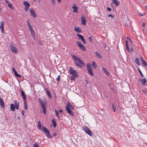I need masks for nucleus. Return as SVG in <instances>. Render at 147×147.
<instances>
[{"label": "nucleus", "mask_w": 147, "mask_h": 147, "mask_svg": "<svg viewBox=\"0 0 147 147\" xmlns=\"http://www.w3.org/2000/svg\"><path fill=\"white\" fill-rule=\"evenodd\" d=\"M77 35L79 37V38L81 39V40H82L84 38L83 36L79 34H77Z\"/></svg>", "instance_id": "29"}, {"label": "nucleus", "mask_w": 147, "mask_h": 147, "mask_svg": "<svg viewBox=\"0 0 147 147\" xmlns=\"http://www.w3.org/2000/svg\"><path fill=\"white\" fill-rule=\"evenodd\" d=\"M14 104H15V108L18 110L19 109V102L17 101V100H15L14 101Z\"/></svg>", "instance_id": "17"}, {"label": "nucleus", "mask_w": 147, "mask_h": 147, "mask_svg": "<svg viewBox=\"0 0 147 147\" xmlns=\"http://www.w3.org/2000/svg\"><path fill=\"white\" fill-rule=\"evenodd\" d=\"M15 76L19 77H21V76L18 74L16 75Z\"/></svg>", "instance_id": "54"}, {"label": "nucleus", "mask_w": 147, "mask_h": 147, "mask_svg": "<svg viewBox=\"0 0 147 147\" xmlns=\"http://www.w3.org/2000/svg\"><path fill=\"white\" fill-rule=\"evenodd\" d=\"M107 10H108V11H110V8L109 7H107Z\"/></svg>", "instance_id": "59"}, {"label": "nucleus", "mask_w": 147, "mask_h": 147, "mask_svg": "<svg viewBox=\"0 0 147 147\" xmlns=\"http://www.w3.org/2000/svg\"><path fill=\"white\" fill-rule=\"evenodd\" d=\"M30 11L31 16L34 18H35L36 15L35 13V11L33 9L31 8L30 9Z\"/></svg>", "instance_id": "11"}, {"label": "nucleus", "mask_w": 147, "mask_h": 147, "mask_svg": "<svg viewBox=\"0 0 147 147\" xmlns=\"http://www.w3.org/2000/svg\"><path fill=\"white\" fill-rule=\"evenodd\" d=\"M114 18V16L112 14H111V18Z\"/></svg>", "instance_id": "61"}, {"label": "nucleus", "mask_w": 147, "mask_h": 147, "mask_svg": "<svg viewBox=\"0 0 147 147\" xmlns=\"http://www.w3.org/2000/svg\"><path fill=\"white\" fill-rule=\"evenodd\" d=\"M138 71H139V72L140 73V74L141 75V77L142 78H143L144 77V75H143V74L142 72H141V70H140V69L139 68H138Z\"/></svg>", "instance_id": "36"}, {"label": "nucleus", "mask_w": 147, "mask_h": 147, "mask_svg": "<svg viewBox=\"0 0 147 147\" xmlns=\"http://www.w3.org/2000/svg\"><path fill=\"white\" fill-rule=\"evenodd\" d=\"M46 92L47 94L48 97L49 98H52V96L51 94L50 91L49 90L47 89L46 90Z\"/></svg>", "instance_id": "24"}, {"label": "nucleus", "mask_w": 147, "mask_h": 147, "mask_svg": "<svg viewBox=\"0 0 147 147\" xmlns=\"http://www.w3.org/2000/svg\"><path fill=\"white\" fill-rule=\"evenodd\" d=\"M60 75L58 76L57 78L56 79V80L58 82H59L60 81Z\"/></svg>", "instance_id": "45"}, {"label": "nucleus", "mask_w": 147, "mask_h": 147, "mask_svg": "<svg viewBox=\"0 0 147 147\" xmlns=\"http://www.w3.org/2000/svg\"><path fill=\"white\" fill-rule=\"evenodd\" d=\"M126 49H127V51H128V52H130V49H129V45H127L126 46Z\"/></svg>", "instance_id": "43"}, {"label": "nucleus", "mask_w": 147, "mask_h": 147, "mask_svg": "<svg viewBox=\"0 0 147 147\" xmlns=\"http://www.w3.org/2000/svg\"><path fill=\"white\" fill-rule=\"evenodd\" d=\"M24 107L25 110H27V106L26 103V101L24 100Z\"/></svg>", "instance_id": "33"}, {"label": "nucleus", "mask_w": 147, "mask_h": 147, "mask_svg": "<svg viewBox=\"0 0 147 147\" xmlns=\"http://www.w3.org/2000/svg\"><path fill=\"white\" fill-rule=\"evenodd\" d=\"M140 58L141 61L143 65L145 66H147V63L141 57Z\"/></svg>", "instance_id": "26"}, {"label": "nucleus", "mask_w": 147, "mask_h": 147, "mask_svg": "<svg viewBox=\"0 0 147 147\" xmlns=\"http://www.w3.org/2000/svg\"><path fill=\"white\" fill-rule=\"evenodd\" d=\"M129 43H130L131 44H132V41L131 40H129Z\"/></svg>", "instance_id": "63"}, {"label": "nucleus", "mask_w": 147, "mask_h": 147, "mask_svg": "<svg viewBox=\"0 0 147 147\" xmlns=\"http://www.w3.org/2000/svg\"><path fill=\"white\" fill-rule=\"evenodd\" d=\"M1 24L0 25V28L1 29L2 32V33H3L4 28V22L3 21H1Z\"/></svg>", "instance_id": "15"}, {"label": "nucleus", "mask_w": 147, "mask_h": 147, "mask_svg": "<svg viewBox=\"0 0 147 147\" xmlns=\"http://www.w3.org/2000/svg\"><path fill=\"white\" fill-rule=\"evenodd\" d=\"M105 74L107 76H109V72L107 71L105 73Z\"/></svg>", "instance_id": "48"}, {"label": "nucleus", "mask_w": 147, "mask_h": 147, "mask_svg": "<svg viewBox=\"0 0 147 147\" xmlns=\"http://www.w3.org/2000/svg\"><path fill=\"white\" fill-rule=\"evenodd\" d=\"M75 78H76L75 77H74L73 76H71L70 77V78L71 80L73 81H75L76 80V79Z\"/></svg>", "instance_id": "42"}, {"label": "nucleus", "mask_w": 147, "mask_h": 147, "mask_svg": "<svg viewBox=\"0 0 147 147\" xmlns=\"http://www.w3.org/2000/svg\"><path fill=\"white\" fill-rule=\"evenodd\" d=\"M71 106V105L70 103H67V105L66 106V108H69Z\"/></svg>", "instance_id": "41"}, {"label": "nucleus", "mask_w": 147, "mask_h": 147, "mask_svg": "<svg viewBox=\"0 0 147 147\" xmlns=\"http://www.w3.org/2000/svg\"><path fill=\"white\" fill-rule=\"evenodd\" d=\"M112 3L113 4H115L116 6H118L119 3L117 0H112Z\"/></svg>", "instance_id": "18"}, {"label": "nucleus", "mask_w": 147, "mask_h": 147, "mask_svg": "<svg viewBox=\"0 0 147 147\" xmlns=\"http://www.w3.org/2000/svg\"><path fill=\"white\" fill-rule=\"evenodd\" d=\"M51 2L53 5H54L55 4V0H52Z\"/></svg>", "instance_id": "50"}, {"label": "nucleus", "mask_w": 147, "mask_h": 147, "mask_svg": "<svg viewBox=\"0 0 147 147\" xmlns=\"http://www.w3.org/2000/svg\"><path fill=\"white\" fill-rule=\"evenodd\" d=\"M145 25V23H143V24H142V26L143 27H144Z\"/></svg>", "instance_id": "60"}, {"label": "nucleus", "mask_w": 147, "mask_h": 147, "mask_svg": "<svg viewBox=\"0 0 147 147\" xmlns=\"http://www.w3.org/2000/svg\"><path fill=\"white\" fill-rule=\"evenodd\" d=\"M142 91L144 93L146 94H147V91L146 90H142Z\"/></svg>", "instance_id": "46"}, {"label": "nucleus", "mask_w": 147, "mask_h": 147, "mask_svg": "<svg viewBox=\"0 0 147 147\" xmlns=\"http://www.w3.org/2000/svg\"><path fill=\"white\" fill-rule=\"evenodd\" d=\"M87 68L88 70V73L91 76H93L94 74L92 72V69L91 65L90 63H88L87 64Z\"/></svg>", "instance_id": "3"}, {"label": "nucleus", "mask_w": 147, "mask_h": 147, "mask_svg": "<svg viewBox=\"0 0 147 147\" xmlns=\"http://www.w3.org/2000/svg\"><path fill=\"white\" fill-rule=\"evenodd\" d=\"M14 74L15 75V76L18 73H17V71H16V72H15L14 73Z\"/></svg>", "instance_id": "62"}, {"label": "nucleus", "mask_w": 147, "mask_h": 147, "mask_svg": "<svg viewBox=\"0 0 147 147\" xmlns=\"http://www.w3.org/2000/svg\"><path fill=\"white\" fill-rule=\"evenodd\" d=\"M102 69L105 73L107 71V69L103 67L102 68Z\"/></svg>", "instance_id": "44"}, {"label": "nucleus", "mask_w": 147, "mask_h": 147, "mask_svg": "<svg viewBox=\"0 0 147 147\" xmlns=\"http://www.w3.org/2000/svg\"><path fill=\"white\" fill-rule=\"evenodd\" d=\"M82 41L84 44H86V43L84 38L82 40Z\"/></svg>", "instance_id": "49"}, {"label": "nucleus", "mask_w": 147, "mask_h": 147, "mask_svg": "<svg viewBox=\"0 0 147 147\" xmlns=\"http://www.w3.org/2000/svg\"><path fill=\"white\" fill-rule=\"evenodd\" d=\"M52 123H53V126L54 127H55L56 126V123L55 121V120L54 119H53L52 120Z\"/></svg>", "instance_id": "30"}, {"label": "nucleus", "mask_w": 147, "mask_h": 147, "mask_svg": "<svg viewBox=\"0 0 147 147\" xmlns=\"http://www.w3.org/2000/svg\"><path fill=\"white\" fill-rule=\"evenodd\" d=\"M69 108L70 109H71V110H73L74 109L73 107L72 106H71Z\"/></svg>", "instance_id": "55"}, {"label": "nucleus", "mask_w": 147, "mask_h": 147, "mask_svg": "<svg viewBox=\"0 0 147 147\" xmlns=\"http://www.w3.org/2000/svg\"><path fill=\"white\" fill-rule=\"evenodd\" d=\"M10 109L11 111H15V106L13 104H11L10 105Z\"/></svg>", "instance_id": "22"}, {"label": "nucleus", "mask_w": 147, "mask_h": 147, "mask_svg": "<svg viewBox=\"0 0 147 147\" xmlns=\"http://www.w3.org/2000/svg\"><path fill=\"white\" fill-rule=\"evenodd\" d=\"M72 8L73 9V11L74 12L76 13H78V7L76 6V4H74Z\"/></svg>", "instance_id": "10"}, {"label": "nucleus", "mask_w": 147, "mask_h": 147, "mask_svg": "<svg viewBox=\"0 0 147 147\" xmlns=\"http://www.w3.org/2000/svg\"><path fill=\"white\" fill-rule=\"evenodd\" d=\"M56 135H57L56 133H54L53 134V136H55Z\"/></svg>", "instance_id": "64"}, {"label": "nucleus", "mask_w": 147, "mask_h": 147, "mask_svg": "<svg viewBox=\"0 0 147 147\" xmlns=\"http://www.w3.org/2000/svg\"><path fill=\"white\" fill-rule=\"evenodd\" d=\"M74 30L76 31L78 33H80L82 32L80 28L79 27H75Z\"/></svg>", "instance_id": "23"}, {"label": "nucleus", "mask_w": 147, "mask_h": 147, "mask_svg": "<svg viewBox=\"0 0 147 147\" xmlns=\"http://www.w3.org/2000/svg\"><path fill=\"white\" fill-rule=\"evenodd\" d=\"M111 90L114 93L116 92V89L115 88H111Z\"/></svg>", "instance_id": "35"}, {"label": "nucleus", "mask_w": 147, "mask_h": 147, "mask_svg": "<svg viewBox=\"0 0 147 147\" xmlns=\"http://www.w3.org/2000/svg\"><path fill=\"white\" fill-rule=\"evenodd\" d=\"M128 41L127 40H126V41H125V43H126V46H127V45H128Z\"/></svg>", "instance_id": "57"}, {"label": "nucleus", "mask_w": 147, "mask_h": 147, "mask_svg": "<svg viewBox=\"0 0 147 147\" xmlns=\"http://www.w3.org/2000/svg\"><path fill=\"white\" fill-rule=\"evenodd\" d=\"M21 94L22 96L23 97L24 101L26 100V98L24 92L22 90H21Z\"/></svg>", "instance_id": "21"}, {"label": "nucleus", "mask_w": 147, "mask_h": 147, "mask_svg": "<svg viewBox=\"0 0 147 147\" xmlns=\"http://www.w3.org/2000/svg\"><path fill=\"white\" fill-rule=\"evenodd\" d=\"M135 62L139 66H140V60L138 58H136L135 59Z\"/></svg>", "instance_id": "28"}, {"label": "nucleus", "mask_w": 147, "mask_h": 147, "mask_svg": "<svg viewBox=\"0 0 147 147\" xmlns=\"http://www.w3.org/2000/svg\"><path fill=\"white\" fill-rule=\"evenodd\" d=\"M109 47L108 46H106V45H105V49L107 50L108 49L109 50Z\"/></svg>", "instance_id": "47"}, {"label": "nucleus", "mask_w": 147, "mask_h": 147, "mask_svg": "<svg viewBox=\"0 0 147 147\" xmlns=\"http://www.w3.org/2000/svg\"><path fill=\"white\" fill-rule=\"evenodd\" d=\"M8 6L11 9H13V7L12 6V4L10 3L8 4Z\"/></svg>", "instance_id": "39"}, {"label": "nucleus", "mask_w": 147, "mask_h": 147, "mask_svg": "<svg viewBox=\"0 0 147 147\" xmlns=\"http://www.w3.org/2000/svg\"><path fill=\"white\" fill-rule=\"evenodd\" d=\"M32 36L33 37H34L35 36V33L34 31V30L30 32Z\"/></svg>", "instance_id": "37"}, {"label": "nucleus", "mask_w": 147, "mask_h": 147, "mask_svg": "<svg viewBox=\"0 0 147 147\" xmlns=\"http://www.w3.org/2000/svg\"><path fill=\"white\" fill-rule=\"evenodd\" d=\"M12 69L14 73L15 72H16V71L15 69L13 67H12Z\"/></svg>", "instance_id": "52"}, {"label": "nucleus", "mask_w": 147, "mask_h": 147, "mask_svg": "<svg viewBox=\"0 0 147 147\" xmlns=\"http://www.w3.org/2000/svg\"><path fill=\"white\" fill-rule=\"evenodd\" d=\"M9 48L10 50L13 53H16L18 52L17 48L15 47L12 44L9 45Z\"/></svg>", "instance_id": "6"}, {"label": "nucleus", "mask_w": 147, "mask_h": 147, "mask_svg": "<svg viewBox=\"0 0 147 147\" xmlns=\"http://www.w3.org/2000/svg\"><path fill=\"white\" fill-rule=\"evenodd\" d=\"M5 1L6 3H8V4L10 3V2L8 1V0H5Z\"/></svg>", "instance_id": "53"}, {"label": "nucleus", "mask_w": 147, "mask_h": 147, "mask_svg": "<svg viewBox=\"0 0 147 147\" xmlns=\"http://www.w3.org/2000/svg\"><path fill=\"white\" fill-rule=\"evenodd\" d=\"M66 110L67 111L68 113L70 115H71L72 116H73L74 115V114L71 110L69 109V108H66Z\"/></svg>", "instance_id": "19"}, {"label": "nucleus", "mask_w": 147, "mask_h": 147, "mask_svg": "<svg viewBox=\"0 0 147 147\" xmlns=\"http://www.w3.org/2000/svg\"><path fill=\"white\" fill-rule=\"evenodd\" d=\"M92 65L94 69H95L97 67V65L96 64L95 62L94 61L92 62Z\"/></svg>", "instance_id": "31"}, {"label": "nucleus", "mask_w": 147, "mask_h": 147, "mask_svg": "<svg viewBox=\"0 0 147 147\" xmlns=\"http://www.w3.org/2000/svg\"><path fill=\"white\" fill-rule=\"evenodd\" d=\"M83 129L85 132L90 136H92V134L91 131L89 128L86 126L83 127Z\"/></svg>", "instance_id": "4"}, {"label": "nucleus", "mask_w": 147, "mask_h": 147, "mask_svg": "<svg viewBox=\"0 0 147 147\" xmlns=\"http://www.w3.org/2000/svg\"><path fill=\"white\" fill-rule=\"evenodd\" d=\"M27 22L28 26L29 27V30L30 32L33 30L32 26L30 25V22L29 20H27Z\"/></svg>", "instance_id": "12"}, {"label": "nucleus", "mask_w": 147, "mask_h": 147, "mask_svg": "<svg viewBox=\"0 0 147 147\" xmlns=\"http://www.w3.org/2000/svg\"><path fill=\"white\" fill-rule=\"evenodd\" d=\"M38 127L39 129L41 130H42V125L41 124V123L40 121H39L38 122Z\"/></svg>", "instance_id": "32"}, {"label": "nucleus", "mask_w": 147, "mask_h": 147, "mask_svg": "<svg viewBox=\"0 0 147 147\" xmlns=\"http://www.w3.org/2000/svg\"><path fill=\"white\" fill-rule=\"evenodd\" d=\"M55 113L56 116L57 117H59V118L60 117V116L59 115V113L58 112V111L57 110H55Z\"/></svg>", "instance_id": "34"}, {"label": "nucleus", "mask_w": 147, "mask_h": 147, "mask_svg": "<svg viewBox=\"0 0 147 147\" xmlns=\"http://www.w3.org/2000/svg\"><path fill=\"white\" fill-rule=\"evenodd\" d=\"M95 54H96V56L98 57V58H99V59H101L102 58V56L99 53L97 52V51H96L95 52Z\"/></svg>", "instance_id": "25"}, {"label": "nucleus", "mask_w": 147, "mask_h": 147, "mask_svg": "<svg viewBox=\"0 0 147 147\" xmlns=\"http://www.w3.org/2000/svg\"><path fill=\"white\" fill-rule=\"evenodd\" d=\"M38 44H39V45H42V42H41L40 41H39L38 42Z\"/></svg>", "instance_id": "56"}, {"label": "nucleus", "mask_w": 147, "mask_h": 147, "mask_svg": "<svg viewBox=\"0 0 147 147\" xmlns=\"http://www.w3.org/2000/svg\"><path fill=\"white\" fill-rule=\"evenodd\" d=\"M38 101L39 102L41 105V106L46 105V104L41 99L39 98H38Z\"/></svg>", "instance_id": "16"}, {"label": "nucleus", "mask_w": 147, "mask_h": 147, "mask_svg": "<svg viewBox=\"0 0 147 147\" xmlns=\"http://www.w3.org/2000/svg\"><path fill=\"white\" fill-rule=\"evenodd\" d=\"M138 81L140 82H141L143 85H145L147 81L146 80V78H144L143 79H142L141 78H139L138 79Z\"/></svg>", "instance_id": "14"}, {"label": "nucleus", "mask_w": 147, "mask_h": 147, "mask_svg": "<svg viewBox=\"0 0 147 147\" xmlns=\"http://www.w3.org/2000/svg\"><path fill=\"white\" fill-rule=\"evenodd\" d=\"M71 55L75 61V64L77 66L81 68L82 67V65L83 66H85V65L84 62L78 57L73 54H71Z\"/></svg>", "instance_id": "1"}, {"label": "nucleus", "mask_w": 147, "mask_h": 147, "mask_svg": "<svg viewBox=\"0 0 147 147\" xmlns=\"http://www.w3.org/2000/svg\"><path fill=\"white\" fill-rule=\"evenodd\" d=\"M77 43L78 44V46L80 49L83 51L86 50L85 47L83 46V45L80 42L77 41Z\"/></svg>", "instance_id": "7"}, {"label": "nucleus", "mask_w": 147, "mask_h": 147, "mask_svg": "<svg viewBox=\"0 0 147 147\" xmlns=\"http://www.w3.org/2000/svg\"><path fill=\"white\" fill-rule=\"evenodd\" d=\"M33 147H39V144L38 143H36L34 144Z\"/></svg>", "instance_id": "38"}, {"label": "nucleus", "mask_w": 147, "mask_h": 147, "mask_svg": "<svg viewBox=\"0 0 147 147\" xmlns=\"http://www.w3.org/2000/svg\"><path fill=\"white\" fill-rule=\"evenodd\" d=\"M23 4L25 6L24 7L25 10L26 11H28L30 7V4L27 1H24L23 2Z\"/></svg>", "instance_id": "8"}, {"label": "nucleus", "mask_w": 147, "mask_h": 147, "mask_svg": "<svg viewBox=\"0 0 147 147\" xmlns=\"http://www.w3.org/2000/svg\"><path fill=\"white\" fill-rule=\"evenodd\" d=\"M63 111V110L61 109H60V110H59V112L60 113H62V112Z\"/></svg>", "instance_id": "58"}, {"label": "nucleus", "mask_w": 147, "mask_h": 147, "mask_svg": "<svg viewBox=\"0 0 147 147\" xmlns=\"http://www.w3.org/2000/svg\"><path fill=\"white\" fill-rule=\"evenodd\" d=\"M43 130L46 134V136L48 138H51L52 137V136L51 135H50V131L46 128V127L44 126H43Z\"/></svg>", "instance_id": "5"}, {"label": "nucleus", "mask_w": 147, "mask_h": 147, "mask_svg": "<svg viewBox=\"0 0 147 147\" xmlns=\"http://www.w3.org/2000/svg\"><path fill=\"white\" fill-rule=\"evenodd\" d=\"M88 40L90 42H92V39L91 36L88 37Z\"/></svg>", "instance_id": "40"}, {"label": "nucleus", "mask_w": 147, "mask_h": 147, "mask_svg": "<svg viewBox=\"0 0 147 147\" xmlns=\"http://www.w3.org/2000/svg\"><path fill=\"white\" fill-rule=\"evenodd\" d=\"M0 105L3 108L5 107V105L3 101L1 98H0Z\"/></svg>", "instance_id": "20"}, {"label": "nucleus", "mask_w": 147, "mask_h": 147, "mask_svg": "<svg viewBox=\"0 0 147 147\" xmlns=\"http://www.w3.org/2000/svg\"><path fill=\"white\" fill-rule=\"evenodd\" d=\"M69 72L73 76L75 77L76 78H78V75L76 71L72 67H70L69 68Z\"/></svg>", "instance_id": "2"}, {"label": "nucleus", "mask_w": 147, "mask_h": 147, "mask_svg": "<svg viewBox=\"0 0 147 147\" xmlns=\"http://www.w3.org/2000/svg\"><path fill=\"white\" fill-rule=\"evenodd\" d=\"M82 24L84 25H86V20L84 16H82L81 17Z\"/></svg>", "instance_id": "13"}, {"label": "nucleus", "mask_w": 147, "mask_h": 147, "mask_svg": "<svg viewBox=\"0 0 147 147\" xmlns=\"http://www.w3.org/2000/svg\"><path fill=\"white\" fill-rule=\"evenodd\" d=\"M21 113L22 115L24 116V110H22L21 111Z\"/></svg>", "instance_id": "51"}, {"label": "nucleus", "mask_w": 147, "mask_h": 147, "mask_svg": "<svg viewBox=\"0 0 147 147\" xmlns=\"http://www.w3.org/2000/svg\"><path fill=\"white\" fill-rule=\"evenodd\" d=\"M112 108L114 112H115L117 109H118V107L116 103H113L111 104Z\"/></svg>", "instance_id": "9"}, {"label": "nucleus", "mask_w": 147, "mask_h": 147, "mask_svg": "<svg viewBox=\"0 0 147 147\" xmlns=\"http://www.w3.org/2000/svg\"><path fill=\"white\" fill-rule=\"evenodd\" d=\"M45 106V105H44L41 106V107L42 109L43 112L45 114L46 113V109Z\"/></svg>", "instance_id": "27"}]
</instances>
